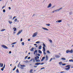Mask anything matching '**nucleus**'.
<instances>
[{
    "label": "nucleus",
    "mask_w": 73,
    "mask_h": 73,
    "mask_svg": "<svg viewBox=\"0 0 73 73\" xmlns=\"http://www.w3.org/2000/svg\"><path fill=\"white\" fill-rule=\"evenodd\" d=\"M39 58L40 57L38 56H36L35 57V59L36 61L38 62H40V60L39 59H39Z\"/></svg>",
    "instance_id": "nucleus-1"
},
{
    "label": "nucleus",
    "mask_w": 73,
    "mask_h": 73,
    "mask_svg": "<svg viewBox=\"0 0 73 73\" xmlns=\"http://www.w3.org/2000/svg\"><path fill=\"white\" fill-rule=\"evenodd\" d=\"M70 65H67L66 66V68L68 67V68H65V69L66 70H69V69H70Z\"/></svg>",
    "instance_id": "nucleus-2"
},
{
    "label": "nucleus",
    "mask_w": 73,
    "mask_h": 73,
    "mask_svg": "<svg viewBox=\"0 0 73 73\" xmlns=\"http://www.w3.org/2000/svg\"><path fill=\"white\" fill-rule=\"evenodd\" d=\"M73 52V50H71L70 51H69L68 50L66 51V53H72Z\"/></svg>",
    "instance_id": "nucleus-3"
},
{
    "label": "nucleus",
    "mask_w": 73,
    "mask_h": 73,
    "mask_svg": "<svg viewBox=\"0 0 73 73\" xmlns=\"http://www.w3.org/2000/svg\"><path fill=\"white\" fill-rule=\"evenodd\" d=\"M37 35V32L33 34V35L32 37H36V36Z\"/></svg>",
    "instance_id": "nucleus-4"
},
{
    "label": "nucleus",
    "mask_w": 73,
    "mask_h": 73,
    "mask_svg": "<svg viewBox=\"0 0 73 73\" xmlns=\"http://www.w3.org/2000/svg\"><path fill=\"white\" fill-rule=\"evenodd\" d=\"M2 47H3V48H5V49H8V48L7 46H5L4 45H1Z\"/></svg>",
    "instance_id": "nucleus-5"
},
{
    "label": "nucleus",
    "mask_w": 73,
    "mask_h": 73,
    "mask_svg": "<svg viewBox=\"0 0 73 73\" xmlns=\"http://www.w3.org/2000/svg\"><path fill=\"white\" fill-rule=\"evenodd\" d=\"M20 66H21V69H24V67H25V66L24 65H21Z\"/></svg>",
    "instance_id": "nucleus-6"
},
{
    "label": "nucleus",
    "mask_w": 73,
    "mask_h": 73,
    "mask_svg": "<svg viewBox=\"0 0 73 73\" xmlns=\"http://www.w3.org/2000/svg\"><path fill=\"white\" fill-rule=\"evenodd\" d=\"M43 52L44 54H46V53L45 52V48L44 47H43Z\"/></svg>",
    "instance_id": "nucleus-7"
},
{
    "label": "nucleus",
    "mask_w": 73,
    "mask_h": 73,
    "mask_svg": "<svg viewBox=\"0 0 73 73\" xmlns=\"http://www.w3.org/2000/svg\"><path fill=\"white\" fill-rule=\"evenodd\" d=\"M5 64L4 65V66L1 69V70L2 71H3V70H4V69L5 68Z\"/></svg>",
    "instance_id": "nucleus-8"
},
{
    "label": "nucleus",
    "mask_w": 73,
    "mask_h": 73,
    "mask_svg": "<svg viewBox=\"0 0 73 73\" xmlns=\"http://www.w3.org/2000/svg\"><path fill=\"white\" fill-rule=\"evenodd\" d=\"M22 31H23V30H22L19 31V32L17 33V35H19L20 33H21Z\"/></svg>",
    "instance_id": "nucleus-9"
},
{
    "label": "nucleus",
    "mask_w": 73,
    "mask_h": 73,
    "mask_svg": "<svg viewBox=\"0 0 73 73\" xmlns=\"http://www.w3.org/2000/svg\"><path fill=\"white\" fill-rule=\"evenodd\" d=\"M52 6V4L51 3H50L49 5L47 7V8H50V7H51Z\"/></svg>",
    "instance_id": "nucleus-10"
},
{
    "label": "nucleus",
    "mask_w": 73,
    "mask_h": 73,
    "mask_svg": "<svg viewBox=\"0 0 73 73\" xmlns=\"http://www.w3.org/2000/svg\"><path fill=\"white\" fill-rule=\"evenodd\" d=\"M47 60H48V55H46V61H47Z\"/></svg>",
    "instance_id": "nucleus-11"
},
{
    "label": "nucleus",
    "mask_w": 73,
    "mask_h": 73,
    "mask_svg": "<svg viewBox=\"0 0 73 73\" xmlns=\"http://www.w3.org/2000/svg\"><path fill=\"white\" fill-rule=\"evenodd\" d=\"M42 29H44V30H46V31H48V29L46 28L42 27Z\"/></svg>",
    "instance_id": "nucleus-12"
},
{
    "label": "nucleus",
    "mask_w": 73,
    "mask_h": 73,
    "mask_svg": "<svg viewBox=\"0 0 73 73\" xmlns=\"http://www.w3.org/2000/svg\"><path fill=\"white\" fill-rule=\"evenodd\" d=\"M55 56V57H56V58H59V57H60V56L58 55H56Z\"/></svg>",
    "instance_id": "nucleus-13"
},
{
    "label": "nucleus",
    "mask_w": 73,
    "mask_h": 73,
    "mask_svg": "<svg viewBox=\"0 0 73 73\" xmlns=\"http://www.w3.org/2000/svg\"><path fill=\"white\" fill-rule=\"evenodd\" d=\"M41 48H42V46L41 45L40 46L38 47L39 49H41Z\"/></svg>",
    "instance_id": "nucleus-14"
},
{
    "label": "nucleus",
    "mask_w": 73,
    "mask_h": 73,
    "mask_svg": "<svg viewBox=\"0 0 73 73\" xmlns=\"http://www.w3.org/2000/svg\"><path fill=\"white\" fill-rule=\"evenodd\" d=\"M41 63H36L35 64V65H38L39 64H40Z\"/></svg>",
    "instance_id": "nucleus-15"
},
{
    "label": "nucleus",
    "mask_w": 73,
    "mask_h": 73,
    "mask_svg": "<svg viewBox=\"0 0 73 73\" xmlns=\"http://www.w3.org/2000/svg\"><path fill=\"white\" fill-rule=\"evenodd\" d=\"M37 50H35L34 52V54H36L35 53H37Z\"/></svg>",
    "instance_id": "nucleus-16"
},
{
    "label": "nucleus",
    "mask_w": 73,
    "mask_h": 73,
    "mask_svg": "<svg viewBox=\"0 0 73 73\" xmlns=\"http://www.w3.org/2000/svg\"><path fill=\"white\" fill-rule=\"evenodd\" d=\"M38 52L39 53H40V54H41L42 53V51H41L40 50H38Z\"/></svg>",
    "instance_id": "nucleus-17"
},
{
    "label": "nucleus",
    "mask_w": 73,
    "mask_h": 73,
    "mask_svg": "<svg viewBox=\"0 0 73 73\" xmlns=\"http://www.w3.org/2000/svg\"><path fill=\"white\" fill-rule=\"evenodd\" d=\"M45 58V56L43 57L42 58V60H41V61H43L44 60V58Z\"/></svg>",
    "instance_id": "nucleus-18"
},
{
    "label": "nucleus",
    "mask_w": 73,
    "mask_h": 73,
    "mask_svg": "<svg viewBox=\"0 0 73 73\" xmlns=\"http://www.w3.org/2000/svg\"><path fill=\"white\" fill-rule=\"evenodd\" d=\"M61 9H62V8L61 7L59 9H57L56 11H60V10Z\"/></svg>",
    "instance_id": "nucleus-19"
},
{
    "label": "nucleus",
    "mask_w": 73,
    "mask_h": 73,
    "mask_svg": "<svg viewBox=\"0 0 73 73\" xmlns=\"http://www.w3.org/2000/svg\"><path fill=\"white\" fill-rule=\"evenodd\" d=\"M8 22L10 24H11L12 23H13L11 21H9Z\"/></svg>",
    "instance_id": "nucleus-20"
},
{
    "label": "nucleus",
    "mask_w": 73,
    "mask_h": 73,
    "mask_svg": "<svg viewBox=\"0 0 73 73\" xmlns=\"http://www.w3.org/2000/svg\"><path fill=\"white\" fill-rule=\"evenodd\" d=\"M0 66L1 68L3 67V64H0Z\"/></svg>",
    "instance_id": "nucleus-21"
},
{
    "label": "nucleus",
    "mask_w": 73,
    "mask_h": 73,
    "mask_svg": "<svg viewBox=\"0 0 73 73\" xmlns=\"http://www.w3.org/2000/svg\"><path fill=\"white\" fill-rule=\"evenodd\" d=\"M33 49H34V48H32L30 49V51H33Z\"/></svg>",
    "instance_id": "nucleus-22"
},
{
    "label": "nucleus",
    "mask_w": 73,
    "mask_h": 73,
    "mask_svg": "<svg viewBox=\"0 0 73 73\" xmlns=\"http://www.w3.org/2000/svg\"><path fill=\"white\" fill-rule=\"evenodd\" d=\"M62 62H60L59 63V65H61L62 64Z\"/></svg>",
    "instance_id": "nucleus-23"
},
{
    "label": "nucleus",
    "mask_w": 73,
    "mask_h": 73,
    "mask_svg": "<svg viewBox=\"0 0 73 73\" xmlns=\"http://www.w3.org/2000/svg\"><path fill=\"white\" fill-rule=\"evenodd\" d=\"M5 30H6L5 29H3L1 30V32H3V31H5Z\"/></svg>",
    "instance_id": "nucleus-24"
},
{
    "label": "nucleus",
    "mask_w": 73,
    "mask_h": 73,
    "mask_svg": "<svg viewBox=\"0 0 73 73\" xmlns=\"http://www.w3.org/2000/svg\"><path fill=\"white\" fill-rule=\"evenodd\" d=\"M69 61H70V62H73V59H71L70 60H69Z\"/></svg>",
    "instance_id": "nucleus-25"
},
{
    "label": "nucleus",
    "mask_w": 73,
    "mask_h": 73,
    "mask_svg": "<svg viewBox=\"0 0 73 73\" xmlns=\"http://www.w3.org/2000/svg\"><path fill=\"white\" fill-rule=\"evenodd\" d=\"M43 44L44 46H43V47H44V48H45V47H46V45H45V44H44V43H43Z\"/></svg>",
    "instance_id": "nucleus-26"
},
{
    "label": "nucleus",
    "mask_w": 73,
    "mask_h": 73,
    "mask_svg": "<svg viewBox=\"0 0 73 73\" xmlns=\"http://www.w3.org/2000/svg\"><path fill=\"white\" fill-rule=\"evenodd\" d=\"M62 60H66V59L64 58H62Z\"/></svg>",
    "instance_id": "nucleus-27"
},
{
    "label": "nucleus",
    "mask_w": 73,
    "mask_h": 73,
    "mask_svg": "<svg viewBox=\"0 0 73 73\" xmlns=\"http://www.w3.org/2000/svg\"><path fill=\"white\" fill-rule=\"evenodd\" d=\"M58 23H61L62 22V20H59L58 21Z\"/></svg>",
    "instance_id": "nucleus-28"
},
{
    "label": "nucleus",
    "mask_w": 73,
    "mask_h": 73,
    "mask_svg": "<svg viewBox=\"0 0 73 73\" xmlns=\"http://www.w3.org/2000/svg\"><path fill=\"white\" fill-rule=\"evenodd\" d=\"M13 29H14V31H16V28L15 27L13 28Z\"/></svg>",
    "instance_id": "nucleus-29"
},
{
    "label": "nucleus",
    "mask_w": 73,
    "mask_h": 73,
    "mask_svg": "<svg viewBox=\"0 0 73 73\" xmlns=\"http://www.w3.org/2000/svg\"><path fill=\"white\" fill-rule=\"evenodd\" d=\"M32 71H33V69H31L30 71V72L31 73L32 72Z\"/></svg>",
    "instance_id": "nucleus-30"
},
{
    "label": "nucleus",
    "mask_w": 73,
    "mask_h": 73,
    "mask_svg": "<svg viewBox=\"0 0 73 73\" xmlns=\"http://www.w3.org/2000/svg\"><path fill=\"white\" fill-rule=\"evenodd\" d=\"M36 44H38V43H40V42L37 41L36 42Z\"/></svg>",
    "instance_id": "nucleus-31"
},
{
    "label": "nucleus",
    "mask_w": 73,
    "mask_h": 73,
    "mask_svg": "<svg viewBox=\"0 0 73 73\" xmlns=\"http://www.w3.org/2000/svg\"><path fill=\"white\" fill-rule=\"evenodd\" d=\"M16 66H15L14 68L13 69V70H15V69H16Z\"/></svg>",
    "instance_id": "nucleus-32"
},
{
    "label": "nucleus",
    "mask_w": 73,
    "mask_h": 73,
    "mask_svg": "<svg viewBox=\"0 0 73 73\" xmlns=\"http://www.w3.org/2000/svg\"><path fill=\"white\" fill-rule=\"evenodd\" d=\"M49 41H50V42H52V40L51 39L49 40Z\"/></svg>",
    "instance_id": "nucleus-33"
},
{
    "label": "nucleus",
    "mask_w": 73,
    "mask_h": 73,
    "mask_svg": "<svg viewBox=\"0 0 73 73\" xmlns=\"http://www.w3.org/2000/svg\"><path fill=\"white\" fill-rule=\"evenodd\" d=\"M52 59H53V58H51L50 59V61H49V62H50V61H52Z\"/></svg>",
    "instance_id": "nucleus-34"
},
{
    "label": "nucleus",
    "mask_w": 73,
    "mask_h": 73,
    "mask_svg": "<svg viewBox=\"0 0 73 73\" xmlns=\"http://www.w3.org/2000/svg\"><path fill=\"white\" fill-rule=\"evenodd\" d=\"M17 18H16L15 20H14V21L15 22H16V21H17Z\"/></svg>",
    "instance_id": "nucleus-35"
},
{
    "label": "nucleus",
    "mask_w": 73,
    "mask_h": 73,
    "mask_svg": "<svg viewBox=\"0 0 73 73\" xmlns=\"http://www.w3.org/2000/svg\"><path fill=\"white\" fill-rule=\"evenodd\" d=\"M66 65V64H62V65H63V66H65V65Z\"/></svg>",
    "instance_id": "nucleus-36"
},
{
    "label": "nucleus",
    "mask_w": 73,
    "mask_h": 73,
    "mask_svg": "<svg viewBox=\"0 0 73 73\" xmlns=\"http://www.w3.org/2000/svg\"><path fill=\"white\" fill-rule=\"evenodd\" d=\"M46 25H47V26H49L50 25L49 24H46Z\"/></svg>",
    "instance_id": "nucleus-37"
},
{
    "label": "nucleus",
    "mask_w": 73,
    "mask_h": 73,
    "mask_svg": "<svg viewBox=\"0 0 73 73\" xmlns=\"http://www.w3.org/2000/svg\"><path fill=\"white\" fill-rule=\"evenodd\" d=\"M22 45H24V42H22Z\"/></svg>",
    "instance_id": "nucleus-38"
},
{
    "label": "nucleus",
    "mask_w": 73,
    "mask_h": 73,
    "mask_svg": "<svg viewBox=\"0 0 73 73\" xmlns=\"http://www.w3.org/2000/svg\"><path fill=\"white\" fill-rule=\"evenodd\" d=\"M16 17H14L13 18V20H14L15 19V18H16Z\"/></svg>",
    "instance_id": "nucleus-39"
},
{
    "label": "nucleus",
    "mask_w": 73,
    "mask_h": 73,
    "mask_svg": "<svg viewBox=\"0 0 73 73\" xmlns=\"http://www.w3.org/2000/svg\"><path fill=\"white\" fill-rule=\"evenodd\" d=\"M3 12H5V9H3Z\"/></svg>",
    "instance_id": "nucleus-40"
},
{
    "label": "nucleus",
    "mask_w": 73,
    "mask_h": 73,
    "mask_svg": "<svg viewBox=\"0 0 73 73\" xmlns=\"http://www.w3.org/2000/svg\"><path fill=\"white\" fill-rule=\"evenodd\" d=\"M28 57V56H25V59H26V58H27V57Z\"/></svg>",
    "instance_id": "nucleus-41"
},
{
    "label": "nucleus",
    "mask_w": 73,
    "mask_h": 73,
    "mask_svg": "<svg viewBox=\"0 0 73 73\" xmlns=\"http://www.w3.org/2000/svg\"><path fill=\"white\" fill-rule=\"evenodd\" d=\"M16 42H14L13 43V44H11V45H13V44H16Z\"/></svg>",
    "instance_id": "nucleus-42"
},
{
    "label": "nucleus",
    "mask_w": 73,
    "mask_h": 73,
    "mask_svg": "<svg viewBox=\"0 0 73 73\" xmlns=\"http://www.w3.org/2000/svg\"><path fill=\"white\" fill-rule=\"evenodd\" d=\"M12 16H10V19H12Z\"/></svg>",
    "instance_id": "nucleus-43"
},
{
    "label": "nucleus",
    "mask_w": 73,
    "mask_h": 73,
    "mask_svg": "<svg viewBox=\"0 0 73 73\" xmlns=\"http://www.w3.org/2000/svg\"><path fill=\"white\" fill-rule=\"evenodd\" d=\"M45 69V68L43 67L41 68V70H42V69Z\"/></svg>",
    "instance_id": "nucleus-44"
},
{
    "label": "nucleus",
    "mask_w": 73,
    "mask_h": 73,
    "mask_svg": "<svg viewBox=\"0 0 73 73\" xmlns=\"http://www.w3.org/2000/svg\"><path fill=\"white\" fill-rule=\"evenodd\" d=\"M47 52L48 53H50L49 52V51L48 50L47 51Z\"/></svg>",
    "instance_id": "nucleus-45"
},
{
    "label": "nucleus",
    "mask_w": 73,
    "mask_h": 73,
    "mask_svg": "<svg viewBox=\"0 0 73 73\" xmlns=\"http://www.w3.org/2000/svg\"><path fill=\"white\" fill-rule=\"evenodd\" d=\"M16 72H19V70H18V69H17L16 70Z\"/></svg>",
    "instance_id": "nucleus-46"
},
{
    "label": "nucleus",
    "mask_w": 73,
    "mask_h": 73,
    "mask_svg": "<svg viewBox=\"0 0 73 73\" xmlns=\"http://www.w3.org/2000/svg\"><path fill=\"white\" fill-rule=\"evenodd\" d=\"M38 56H41V55H40V54H37Z\"/></svg>",
    "instance_id": "nucleus-47"
},
{
    "label": "nucleus",
    "mask_w": 73,
    "mask_h": 73,
    "mask_svg": "<svg viewBox=\"0 0 73 73\" xmlns=\"http://www.w3.org/2000/svg\"><path fill=\"white\" fill-rule=\"evenodd\" d=\"M30 40H31V39H28V41H30Z\"/></svg>",
    "instance_id": "nucleus-48"
},
{
    "label": "nucleus",
    "mask_w": 73,
    "mask_h": 73,
    "mask_svg": "<svg viewBox=\"0 0 73 73\" xmlns=\"http://www.w3.org/2000/svg\"><path fill=\"white\" fill-rule=\"evenodd\" d=\"M33 62H35V60L34 59L33 60Z\"/></svg>",
    "instance_id": "nucleus-49"
},
{
    "label": "nucleus",
    "mask_w": 73,
    "mask_h": 73,
    "mask_svg": "<svg viewBox=\"0 0 73 73\" xmlns=\"http://www.w3.org/2000/svg\"><path fill=\"white\" fill-rule=\"evenodd\" d=\"M34 66L35 68H37V66Z\"/></svg>",
    "instance_id": "nucleus-50"
},
{
    "label": "nucleus",
    "mask_w": 73,
    "mask_h": 73,
    "mask_svg": "<svg viewBox=\"0 0 73 73\" xmlns=\"http://www.w3.org/2000/svg\"><path fill=\"white\" fill-rule=\"evenodd\" d=\"M5 6H3V7L2 8V9H3V8H4V7H5Z\"/></svg>",
    "instance_id": "nucleus-51"
},
{
    "label": "nucleus",
    "mask_w": 73,
    "mask_h": 73,
    "mask_svg": "<svg viewBox=\"0 0 73 73\" xmlns=\"http://www.w3.org/2000/svg\"><path fill=\"white\" fill-rule=\"evenodd\" d=\"M65 72H60V73H64Z\"/></svg>",
    "instance_id": "nucleus-52"
},
{
    "label": "nucleus",
    "mask_w": 73,
    "mask_h": 73,
    "mask_svg": "<svg viewBox=\"0 0 73 73\" xmlns=\"http://www.w3.org/2000/svg\"><path fill=\"white\" fill-rule=\"evenodd\" d=\"M31 58V57H29L28 58V59H30Z\"/></svg>",
    "instance_id": "nucleus-53"
},
{
    "label": "nucleus",
    "mask_w": 73,
    "mask_h": 73,
    "mask_svg": "<svg viewBox=\"0 0 73 73\" xmlns=\"http://www.w3.org/2000/svg\"><path fill=\"white\" fill-rule=\"evenodd\" d=\"M12 53V52H11V51H10L9 52V53L11 54V53Z\"/></svg>",
    "instance_id": "nucleus-54"
},
{
    "label": "nucleus",
    "mask_w": 73,
    "mask_h": 73,
    "mask_svg": "<svg viewBox=\"0 0 73 73\" xmlns=\"http://www.w3.org/2000/svg\"><path fill=\"white\" fill-rule=\"evenodd\" d=\"M44 64V63H42L41 64V65H43V64Z\"/></svg>",
    "instance_id": "nucleus-55"
},
{
    "label": "nucleus",
    "mask_w": 73,
    "mask_h": 73,
    "mask_svg": "<svg viewBox=\"0 0 73 73\" xmlns=\"http://www.w3.org/2000/svg\"><path fill=\"white\" fill-rule=\"evenodd\" d=\"M23 41V39L21 38V41Z\"/></svg>",
    "instance_id": "nucleus-56"
},
{
    "label": "nucleus",
    "mask_w": 73,
    "mask_h": 73,
    "mask_svg": "<svg viewBox=\"0 0 73 73\" xmlns=\"http://www.w3.org/2000/svg\"><path fill=\"white\" fill-rule=\"evenodd\" d=\"M18 67H20V64H18Z\"/></svg>",
    "instance_id": "nucleus-57"
},
{
    "label": "nucleus",
    "mask_w": 73,
    "mask_h": 73,
    "mask_svg": "<svg viewBox=\"0 0 73 73\" xmlns=\"http://www.w3.org/2000/svg\"><path fill=\"white\" fill-rule=\"evenodd\" d=\"M9 9H11V7H9Z\"/></svg>",
    "instance_id": "nucleus-58"
},
{
    "label": "nucleus",
    "mask_w": 73,
    "mask_h": 73,
    "mask_svg": "<svg viewBox=\"0 0 73 73\" xmlns=\"http://www.w3.org/2000/svg\"><path fill=\"white\" fill-rule=\"evenodd\" d=\"M32 60H33V58L31 59L30 60V61H32Z\"/></svg>",
    "instance_id": "nucleus-59"
},
{
    "label": "nucleus",
    "mask_w": 73,
    "mask_h": 73,
    "mask_svg": "<svg viewBox=\"0 0 73 73\" xmlns=\"http://www.w3.org/2000/svg\"><path fill=\"white\" fill-rule=\"evenodd\" d=\"M12 47H14V45H12Z\"/></svg>",
    "instance_id": "nucleus-60"
},
{
    "label": "nucleus",
    "mask_w": 73,
    "mask_h": 73,
    "mask_svg": "<svg viewBox=\"0 0 73 73\" xmlns=\"http://www.w3.org/2000/svg\"><path fill=\"white\" fill-rule=\"evenodd\" d=\"M55 12V11H53L52 12V13H54Z\"/></svg>",
    "instance_id": "nucleus-61"
},
{
    "label": "nucleus",
    "mask_w": 73,
    "mask_h": 73,
    "mask_svg": "<svg viewBox=\"0 0 73 73\" xmlns=\"http://www.w3.org/2000/svg\"><path fill=\"white\" fill-rule=\"evenodd\" d=\"M34 45H37V44H34Z\"/></svg>",
    "instance_id": "nucleus-62"
},
{
    "label": "nucleus",
    "mask_w": 73,
    "mask_h": 73,
    "mask_svg": "<svg viewBox=\"0 0 73 73\" xmlns=\"http://www.w3.org/2000/svg\"><path fill=\"white\" fill-rule=\"evenodd\" d=\"M54 11H55V12H57V11L56 10Z\"/></svg>",
    "instance_id": "nucleus-63"
},
{
    "label": "nucleus",
    "mask_w": 73,
    "mask_h": 73,
    "mask_svg": "<svg viewBox=\"0 0 73 73\" xmlns=\"http://www.w3.org/2000/svg\"><path fill=\"white\" fill-rule=\"evenodd\" d=\"M31 54V53H30V52H29V53H28V54Z\"/></svg>",
    "instance_id": "nucleus-64"
}]
</instances>
